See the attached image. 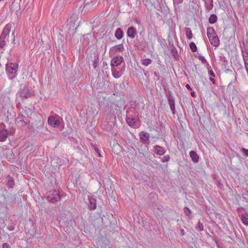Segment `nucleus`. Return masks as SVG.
Segmentation results:
<instances>
[{"label":"nucleus","instance_id":"nucleus-1","mask_svg":"<svg viewBox=\"0 0 248 248\" xmlns=\"http://www.w3.org/2000/svg\"><path fill=\"white\" fill-rule=\"evenodd\" d=\"M61 196L59 191L53 189L48 192L47 198L50 202L54 203L59 201Z\"/></svg>","mask_w":248,"mask_h":248},{"label":"nucleus","instance_id":"nucleus-2","mask_svg":"<svg viewBox=\"0 0 248 248\" xmlns=\"http://www.w3.org/2000/svg\"><path fill=\"white\" fill-rule=\"evenodd\" d=\"M18 68V65L16 63H9L6 65V71L9 74H14L13 78L16 75V73Z\"/></svg>","mask_w":248,"mask_h":248},{"label":"nucleus","instance_id":"nucleus-3","mask_svg":"<svg viewBox=\"0 0 248 248\" xmlns=\"http://www.w3.org/2000/svg\"><path fill=\"white\" fill-rule=\"evenodd\" d=\"M19 95L22 99H27L31 97L34 94L31 88L24 87L19 92Z\"/></svg>","mask_w":248,"mask_h":248},{"label":"nucleus","instance_id":"nucleus-4","mask_svg":"<svg viewBox=\"0 0 248 248\" xmlns=\"http://www.w3.org/2000/svg\"><path fill=\"white\" fill-rule=\"evenodd\" d=\"M124 69V65L122 68H120L118 67L111 68L112 75L114 78H118L123 74Z\"/></svg>","mask_w":248,"mask_h":248},{"label":"nucleus","instance_id":"nucleus-5","mask_svg":"<svg viewBox=\"0 0 248 248\" xmlns=\"http://www.w3.org/2000/svg\"><path fill=\"white\" fill-rule=\"evenodd\" d=\"M126 122L127 124L133 128H137L139 126V123L137 119L127 116Z\"/></svg>","mask_w":248,"mask_h":248},{"label":"nucleus","instance_id":"nucleus-6","mask_svg":"<svg viewBox=\"0 0 248 248\" xmlns=\"http://www.w3.org/2000/svg\"><path fill=\"white\" fill-rule=\"evenodd\" d=\"M123 61V57L122 56H116L114 57L111 61L110 65L111 68L117 67L121 64Z\"/></svg>","mask_w":248,"mask_h":248},{"label":"nucleus","instance_id":"nucleus-7","mask_svg":"<svg viewBox=\"0 0 248 248\" xmlns=\"http://www.w3.org/2000/svg\"><path fill=\"white\" fill-rule=\"evenodd\" d=\"M139 136L140 137V140L143 143L149 144L150 143L149 138L150 135L147 132L144 131H141L140 133Z\"/></svg>","mask_w":248,"mask_h":248},{"label":"nucleus","instance_id":"nucleus-8","mask_svg":"<svg viewBox=\"0 0 248 248\" xmlns=\"http://www.w3.org/2000/svg\"><path fill=\"white\" fill-rule=\"evenodd\" d=\"M26 119L23 115L20 114L18 116L16 120V124L20 126H25L27 124Z\"/></svg>","mask_w":248,"mask_h":248},{"label":"nucleus","instance_id":"nucleus-9","mask_svg":"<svg viewBox=\"0 0 248 248\" xmlns=\"http://www.w3.org/2000/svg\"><path fill=\"white\" fill-rule=\"evenodd\" d=\"M48 123L50 125L53 127H57L60 125V121L58 120V118L53 116L48 118Z\"/></svg>","mask_w":248,"mask_h":248},{"label":"nucleus","instance_id":"nucleus-10","mask_svg":"<svg viewBox=\"0 0 248 248\" xmlns=\"http://www.w3.org/2000/svg\"><path fill=\"white\" fill-rule=\"evenodd\" d=\"M11 24H7L5 28H4L2 33L0 35V37L6 39L7 36H8L10 32L11 29Z\"/></svg>","mask_w":248,"mask_h":248},{"label":"nucleus","instance_id":"nucleus-11","mask_svg":"<svg viewBox=\"0 0 248 248\" xmlns=\"http://www.w3.org/2000/svg\"><path fill=\"white\" fill-rule=\"evenodd\" d=\"M168 101L170 110L172 111V114H175L176 112L175 108V99L172 96H170L168 98Z\"/></svg>","mask_w":248,"mask_h":248},{"label":"nucleus","instance_id":"nucleus-12","mask_svg":"<svg viewBox=\"0 0 248 248\" xmlns=\"http://www.w3.org/2000/svg\"><path fill=\"white\" fill-rule=\"evenodd\" d=\"M8 134H11V131L8 132L5 129L0 130V141H5Z\"/></svg>","mask_w":248,"mask_h":248},{"label":"nucleus","instance_id":"nucleus-13","mask_svg":"<svg viewBox=\"0 0 248 248\" xmlns=\"http://www.w3.org/2000/svg\"><path fill=\"white\" fill-rule=\"evenodd\" d=\"M124 50V45L123 44H121L112 47L110 49V51L115 53L117 52H122Z\"/></svg>","mask_w":248,"mask_h":248},{"label":"nucleus","instance_id":"nucleus-14","mask_svg":"<svg viewBox=\"0 0 248 248\" xmlns=\"http://www.w3.org/2000/svg\"><path fill=\"white\" fill-rule=\"evenodd\" d=\"M137 34L136 30L133 27H130L127 29V35L128 37L133 39Z\"/></svg>","mask_w":248,"mask_h":248},{"label":"nucleus","instance_id":"nucleus-15","mask_svg":"<svg viewBox=\"0 0 248 248\" xmlns=\"http://www.w3.org/2000/svg\"><path fill=\"white\" fill-rule=\"evenodd\" d=\"M89 207L91 210H94L96 208V199L93 197H89Z\"/></svg>","mask_w":248,"mask_h":248},{"label":"nucleus","instance_id":"nucleus-16","mask_svg":"<svg viewBox=\"0 0 248 248\" xmlns=\"http://www.w3.org/2000/svg\"><path fill=\"white\" fill-rule=\"evenodd\" d=\"M153 151L155 154L160 155L164 154L166 152L164 149L158 145H155L154 146Z\"/></svg>","mask_w":248,"mask_h":248},{"label":"nucleus","instance_id":"nucleus-17","mask_svg":"<svg viewBox=\"0 0 248 248\" xmlns=\"http://www.w3.org/2000/svg\"><path fill=\"white\" fill-rule=\"evenodd\" d=\"M210 42L211 44L214 46H218L219 45V40L218 39V37L217 35L216 34L215 35H214V37H213V38H209Z\"/></svg>","mask_w":248,"mask_h":248},{"label":"nucleus","instance_id":"nucleus-18","mask_svg":"<svg viewBox=\"0 0 248 248\" xmlns=\"http://www.w3.org/2000/svg\"><path fill=\"white\" fill-rule=\"evenodd\" d=\"M189 155L192 161L194 163H197L199 161V156L196 152L194 151H190L189 153Z\"/></svg>","mask_w":248,"mask_h":248},{"label":"nucleus","instance_id":"nucleus-19","mask_svg":"<svg viewBox=\"0 0 248 248\" xmlns=\"http://www.w3.org/2000/svg\"><path fill=\"white\" fill-rule=\"evenodd\" d=\"M6 185L9 188H12L14 187L15 185V181L13 177L10 176H8Z\"/></svg>","mask_w":248,"mask_h":248},{"label":"nucleus","instance_id":"nucleus-20","mask_svg":"<svg viewBox=\"0 0 248 248\" xmlns=\"http://www.w3.org/2000/svg\"><path fill=\"white\" fill-rule=\"evenodd\" d=\"M115 36L118 39L120 40L124 36L123 32L121 28H118L115 32Z\"/></svg>","mask_w":248,"mask_h":248},{"label":"nucleus","instance_id":"nucleus-21","mask_svg":"<svg viewBox=\"0 0 248 248\" xmlns=\"http://www.w3.org/2000/svg\"><path fill=\"white\" fill-rule=\"evenodd\" d=\"M216 32L213 27H208L207 29V35L208 38H211V35H216Z\"/></svg>","mask_w":248,"mask_h":248},{"label":"nucleus","instance_id":"nucleus-22","mask_svg":"<svg viewBox=\"0 0 248 248\" xmlns=\"http://www.w3.org/2000/svg\"><path fill=\"white\" fill-rule=\"evenodd\" d=\"M217 16L215 14H212L209 18V22L210 24H214L217 21Z\"/></svg>","mask_w":248,"mask_h":248},{"label":"nucleus","instance_id":"nucleus-23","mask_svg":"<svg viewBox=\"0 0 248 248\" xmlns=\"http://www.w3.org/2000/svg\"><path fill=\"white\" fill-rule=\"evenodd\" d=\"M93 66L95 69L99 64V58L97 55H94L93 59Z\"/></svg>","mask_w":248,"mask_h":248},{"label":"nucleus","instance_id":"nucleus-24","mask_svg":"<svg viewBox=\"0 0 248 248\" xmlns=\"http://www.w3.org/2000/svg\"><path fill=\"white\" fill-rule=\"evenodd\" d=\"M152 62L151 59L149 58L143 59L141 60V63L142 65L145 66H148Z\"/></svg>","mask_w":248,"mask_h":248},{"label":"nucleus","instance_id":"nucleus-25","mask_svg":"<svg viewBox=\"0 0 248 248\" xmlns=\"http://www.w3.org/2000/svg\"><path fill=\"white\" fill-rule=\"evenodd\" d=\"M185 30L186 37L188 39H191L192 38V33L191 29L189 28H186Z\"/></svg>","mask_w":248,"mask_h":248},{"label":"nucleus","instance_id":"nucleus-26","mask_svg":"<svg viewBox=\"0 0 248 248\" xmlns=\"http://www.w3.org/2000/svg\"><path fill=\"white\" fill-rule=\"evenodd\" d=\"M241 219L244 224L248 226V214H245L242 215Z\"/></svg>","mask_w":248,"mask_h":248},{"label":"nucleus","instance_id":"nucleus-27","mask_svg":"<svg viewBox=\"0 0 248 248\" xmlns=\"http://www.w3.org/2000/svg\"><path fill=\"white\" fill-rule=\"evenodd\" d=\"M195 228L196 230H199V231H202L204 230V226L202 223H201L199 220Z\"/></svg>","mask_w":248,"mask_h":248},{"label":"nucleus","instance_id":"nucleus-28","mask_svg":"<svg viewBox=\"0 0 248 248\" xmlns=\"http://www.w3.org/2000/svg\"><path fill=\"white\" fill-rule=\"evenodd\" d=\"M189 47L191 49V50L192 52H195L197 51V46L195 44L194 42H191L189 44Z\"/></svg>","mask_w":248,"mask_h":248},{"label":"nucleus","instance_id":"nucleus-29","mask_svg":"<svg viewBox=\"0 0 248 248\" xmlns=\"http://www.w3.org/2000/svg\"><path fill=\"white\" fill-rule=\"evenodd\" d=\"M184 212L185 213L186 216H188L189 218H191V217H190V214H191V211L187 207H185L184 208Z\"/></svg>","mask_w":248,"mask_h":248},{"label":"nucleus","instance_id":"nucleus-30","mask_svg":"<svg viewBox=\"0 0 248 248\" xmlns=\"http://www.w3.org/2000/svg\"><path fill=\"white\" fill-rule=\"evenodd\" d=\"M95 2H96V0H85V7L93 4V3Z\"/></svg>","mask_w":248,"mask_h":248},{"label":"nucleus","instance_id":"nucleus-31","mask_svg":"<svg viewBox=\"0 0 248 248\" xmlns=\"http://www.w3.org/2000/svg\"><path fill=\"white\" fill-rule=\"evenodd\" d=\"M242 55L244 62L248 61V52L242 51Z\"/></svg>","mask_w":248,"mask_h":248},{"label":"nucleus","instance_id":"nucleus-32","mask_svg":"<svg viewBox=\"0 0 248 248\" xmlns=\"http://www.w3.org/2000/svg\"><path fill=\"white\" fill-rule=\"evenodd\" d=\"M6 45L5 39L0 37V48H3Z\"/></svg>","mask_w":248,"mask_h":248},{"label":"nucleus","instance_id":"nucleus-33","mask_svg":"<svg viewBox=\"0 0 248 248\" xmlns=\"http://www.w3.org/2000/svg\"><path fill=\"white\" fill-rule=\"evenodd\" d=\"M162 162H166L170 160V156L169 155H165L163 157L160 158Z\"/></svg>","mask_w":248,"mask_h":248},{"label":"nucleus","instance_id":"nucleus-34","mask_svg":"<svg viewBox=\"0 0 248 248\" xmlns=\"http://www.w3.org/2000/svg\"><path fill=\"white\" fill-rule=\"evenodd\" d=\"M213 0H211V3L210 5H206V10L207 12H209L213 8Z\"/></svg>","mask_w":248,"mask_h":248},{"label":"nucleus","instance_id":"nucleus-35","mask_svg":"<svg viewBox=\"0 0 248 248\" xmlns=\"http://www.w3.org/2000/svg\"><path fill=\"white\" fill-rule=\"evenodd\" d=\"M171 52L172 55L174 57H175L176 56L178 55L177 51L175 47H173V48L171 49Z\"/></svg>","mask_w":248,"mask_h":248},{"label":"nucleus","instance_id":"nucleus-36","mask_svg":"<svg viewBox=\"0 0 248 248\" xmlns=\"http://www.w3.org/2000/svg\"><path fill=\"white\" fill-rule=\"evenodd\" d=\"M198 59L199 60H200L202 62L203 64L207 62V61L206 60V59H205V58L202 56H200L199 57H198Z\"/></svg>","mask_w":248,"mask_h":248},{"label":"nucleus","instance_id":"nucleus-37","mask_svg":"<svg viewBox=\"0 0 248 248\" xmlns=\"http://www.w3.org/2000/svg\"><path fill=\"white\" fill-rule=\"evenodd\" d=\"M241 151L243 153L244 155L248 157V149L242 148L241 149Z\"/></svg>","mask_w":248,"mask_h":248},{"label":"nucleus","instance_id":"nucleus-38","mask_svg":"<svg viewBox=\"0 0 248 248\" xmlns=\"http://www.w3.org/2000/svg\"><path fill=\"white\" fill-rule=\"evenodd\" d=\"M2 248H11V247L8 243H4L2 244Z\"/></svg>","mask_w":248,"mask_h":248},{"label":"nucleus","instance_id":"nucleus-39","mask_svg":"<svg viewBox=\"0 0 248 248\" xmlns=\"http://www.w3.org/2000/svg\"><path fill=\"white\" fill-rule=\"evenodd\" d=\"M183 0H173L174 4H179L180 3H182Z\"/></svg>","mask_w":248,"mask_h":248},{"label":"nucleus","instance_id":"nucleus-40","mask_svg":"<svg viewBox=\"0 0 248 248\" xmlns=\"http://www.w3.org/2000/svg\"><path fill=\"white\" fill-rule=\"evenodd\" d=\"M157 41L161 45L162 44V43H163L164 40H163V39L161 37H158L157 38Z\"/></svg>","mask_w":248,"mask_h":248},{"label":"nucleus","instance_id":"nucleus-41","mask_svg":"<svg viewBox=\"0 0 248 248\" xmlns=\"http://www.w3.org/2000/svg\"><path fill=\"white\" fill-rule=\"evenodd\" d=\"M94 150H95V152L98 154V155L99 157L101 156V154H100V152H99V149H98V148H94Z\"/></svg>","mask_w":248,"mask_h":248},{"label":"nucleus","instance_id":"nucleus-42","mask_svg":"<svg viewBox=\"0 0 248 248\" xmlns=\"http://www.w3.org/2000/svg\"><path fill=\"white\" fill-rule=\"evenodd\" d=\"M209 74L212 77H215V75L212 70H211L209 71Z\"/></svg>","mask_w":248,"mask_h":248},{"label":"nucleus","instance_id":"nucleus-43","mask_svg":"<svg viewBox=\"0 0 248 248\" xmlns=\"http://www.w3.org/2000/svg\"><path fill=\"white\" fill-rule=\"evenodd\" d=\"M243 195L246 196L245 198H247V197L248 196V190H245V192L243 193Z\"/></svg>","mask_w":248,"mask_h":248},{"label":"nucleus","instance_id":"nucleus-44","mask_svg":"<svg viewBox=\"0 0 248 248\" xmlns=\"http://www.w3.org/2000/svg\"><path fill=\"white\" fill-rule=\"evenodd\" d=\"M221 60L222 61L224 62L225 63H227V60H226V59L224 57H222L221 59Z\"/></svg>","mask_w":248,"mask_h":248},{"label":"nucleus","instance_id":"nucleus-45","mask_svg":"<svg viewBox=\"0 0 248 248\" xmlns=\"http://www.w3.org/2000/svg\"><path fill=\"white\" fill-rule=\"evenodd\" d=\"M186 87L187 89L189 90H192V89L190 87V85L188 84H186Z\"/></svg>","mask_w":248,"mask_h":248},{"label":"nucleus","instance_id":"nucleus-46","mask_svg":"<svg viewBox=\"0 0 248 248\" xmlns=\"http://www.w3.org/2000/svg\"><path fill=\"white\" fill-rule=\"evenodd\" d=\"M180 232H181V235L182 236L184 235H185V231H184V229H181L180 230Z\"/></svg>","mask_w":248,"mask_h":248},{"label":"nucleus","instance_id":"nucleus-47","mask_svg":"<svg viewBox=\"0 0 248 248\" xmlns=\"http://www.w3.org/2000/svg\"><path fill=\"white\" fill-rule=\"evenodd\" d=\"M209 79L213 84L215 83V80L214 78H210Z\"/></svg>","mask_w":248,"mask_h":248},{"label":"nucleus","instance_id":"nucleus-48","mask_svg":"<svg viewBox=\"0 0 248 248\" xmlns=\"http://www.w3.org/2000/svg\"><path fill=\"white\" fill-rule=\"evenodd\" d=\"M12 35L14 37L13 41H15V32L14 31L12 32Z\"/></svg>","mask_w":248,"mask_h":248},{"label":"nucleus","instance_id":"nucleus-49","mask_svg":"<svg viewBox=\"0 0 248 248\" xmlns=\"http://www.w3.org/2000/svg\"><path fill=\"white\" fill-rule=\"evenodd\" d=\"M191 94L193 97L195 96V93L194 92H191Z\"/></svg>","mask_w":248,"mask_h":248},{"label":"nucleus","instance_id":"nucleus-50","mask_svg":"<svg viewBox=\"0 0 248 248\" xmlns=\"http://www.w3.org/2000/svg\"><path fill=\"white\" fill-rule=\"evenodd\" d=\"M154 75L156 77L157 76V73L156 72H155L154 73Z\"/></svg>","mask_w":248,"mask_h":248},{"label":"nucleus","instance_id":"nucleus-51","mask_svg":"<svg viewBox=\"0 0 248 248\" xmlns=\"http://www.w3.org/2000/svg\"><path fill=\"white\" fill-rule=\"evenodd\" d=\"M211 38H213V37H214V35H211Z\"/></svg>","mask_w":248,"mask_h":248},{"label":"nucleus","instance_id":"nucleus-52","mask_svg":"<svg viewBox=\"0 0 248 248\" xmlns=\"http://www.w3.org/2000/svg\"><path fill=\"white\" fill-rule=\"evenodd\" d=\"M91 1H93V0H91Z\"/></svg>","mask_w":248,"mask_h":248},{"label":"nucleus","instance_id":"nucleus-53","mask_svg":"<svg viewBox=\"0 0 248 248\" xmlns=\"http://www.w3.org/2000/svg\"><path fill=\"white\" fill-rule=\"evenodd\" d=\"M2 0H0V1H1Z\"/></svg>","mask_w":248,"mask_h":248}]
</instances>
